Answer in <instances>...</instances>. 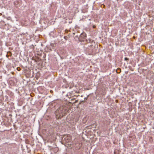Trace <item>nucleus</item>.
I'll return each instance as SVG.
<instances>
[{"label": "nucleus", "mask_w": 154, "mask_h": 154, "mask_svg": "<svg viewBox=\"0 0 154 154\" xmlns=\"http://www.w3.org/2000/svg\"><path fill=\"white\" fill-rule=\"evenodd\" d=\"M66 113V111L65 109L64 108L63 106L60 107L56 111V114L59 115V117H62L65 115Z\"/></svg>", "instance_id": "f257e3e1"}, {"label": "nucleus", "mask_w": 154, "mask_h": 154, "mask_svg": "<svg viewBox=\"0 0 154 154\" xmlns=\"http://www.w3.org/2000/svg\"><path fill=\"white\" fill-rule=\"evenodd\" d=\"M86 36V35L85 32L82 33L79 36L78 39L79 41H84V40L85 39Z\"/></svg>", "instance_id": "f03ea898"}, {"label": "nucleus", "mask_w": 154, "mask_h": 154, "mask_svg": "<svg viewBox=\"0 0 154 154\" xmlns=\"http://www.w3.org/2000/svg\"><path fill=\"white\" fill-rule=\"evenodd\" d=\"M63 138H64V139L66 142H68V141H69L70 140L71 138L69 136V135H65L63 136Z\"/></svg>", "instance_id": "7ed1b4c3"}, {"label": "nucleus", "mask_w": 154, "mask_h": 154, "mask_svg": "<svg viewBox=\"0 0 154 154\" xmlns=\"http://www.w3.org/2000/svg\"><path fill=\"white\" fill-rule=\"evenodd\" d=\"M124 60L126 61L128 60L129 59L126 57H125V58Z\"/></svg>", "instance_id": "20e7f679"}, {"label": "nucleus", "mask_w": 154, "mask_h": 154, "mask_svg": "<svg viewBox=\"0 0 154 154\" xmlns=\"http://www.w3.org/2000/svg\"><path fill=\"white\" fill-rule=\"evenodd\" d=\"M149 140H150V141H151L152 140V137H150L149 138Z\"/></svg>", "instance_id": "39448f33"}, {"label": "nucleus", "mask_w": 154, "mask_h": 154, "mask_svg": "<svg viewBox=\"0 0 154 154\" xmlns=\"http://www.w3.org/2000/svg\"><path fill=\"white\" fill-rule=\"evenodd\" d=\"M78 35H76L75 36V37H77V38H78L79 37H78Z\"/></svg>", "instance_id": "423d86ee"}, {"label": "nucleus", "mask_w": 154, "mask_h": 154, "mask_svg": "<svg viewBox=\"0 0 154 154\" xmlns=\"http://www.w3.org/2000/svg\"><path fill=\"white\" fill-rule=\"evenodd\" d=\"M18 68H17V70H19V69H18Z\"/></svg>", "instance_id": "0eeeda50"}, {"label": "nucleus", "mask_w": 154, "mask_h": 154, "mask_svg": "<svg viewBox=\"0 0 154 154\" xmlns=\"http://www.w3.org/2000/svg\"><path fill=\"white\" fill-rule=\"evenodd\" d=\"M18 69H20V68H18Z\"/></svg>", "instance_id": "6e6552de"}, {"label": "nucleus", "mask_w": 154, "mask_h": 154, "mask_svg": "<svg viewBox=\"0 0 154 154\" xmlns=\"http://www.w3.org/2000/svg\"><path fill=\"white\" fill-rule=\"evenodd\" d=\"M93 28L94 27V26H93Z\"/></svg>", "instance_id": "1a4fd4ad"}, {"label": "nucleus", "mask_w": 154, "mask_h": 154, "mask_svg": "<svg viewBox=\"0 0 154 154\" xmlns=\"http://www.w3.org/2000/svg\"><path fill=\"white\" fill-rule=\"evenodd\" d=\"M73 34H75V33H73Z\"/></svg>", "instance_id": "9d476101"}, {"label": "nucleus", "mask_w": 154, "mask_h": 154, "mask_svg": "<svg viewBox=\"0 0 154 154\" xmlns=\"http://www.w3.org/2000/svg\"><path fill=\"white\" fill-rule=\"evenodd\" d=\"M119 70H120V68L119 69Z\"/></svg>", "instance_id": "9b49d317"}]
</instances>
